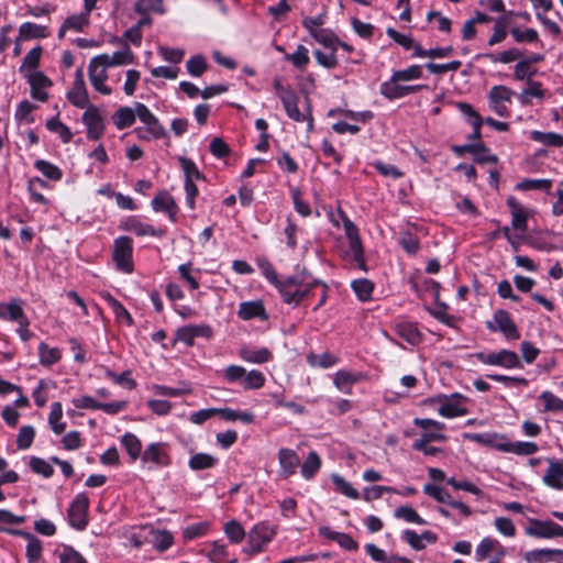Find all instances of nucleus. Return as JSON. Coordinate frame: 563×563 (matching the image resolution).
Returning a JSON list of instances; mask_svg holds the SVG:
<instances>
[{"instance_id":"obj_1","label":"nucleus","mask_w":563,"mask_h":563,"mask_svg":"<svg viewBox=\"0 0 563 563\" xmlns=\"http://www.w3.org/2000/svg\"><path fill=\"white\" fill-rule=\"evenodd\" d=\"M319 285H321L320 280L312 278L307 272L302 271L282 278L275 288L286 305L297 307Z\"/></svg>"},{"instance_id":"obj_2","label":"nucleus","mask_w":563,"mask_h":563,"mask_svg":"<svg viewBox=\"0 0 563 563\" xmlns=\"http://www.w3.org/2000/svg\"><path fill=\"white\" fill-rule=\"evenodd\" d=\"M227 384H236L244 390L261 389L266 382L265 375L258 369L246 371L241 365H228L220 372Z\"/></svg>"},{"instance_id":"obj_3","label":"nucleus","mask_w":563,"mask_h":563,"mask_svg":"<svg viewBox=\"0 0 563 563\" xmlns=\"http://www.w3.org/2000/svg\"><path fill=\"white\" fill-rule=\"evenodd\" d=\"M276 534L277 527L275 525L268 521L255 523L247 532V541L242 550L243 553L253 556L264 552Z\"/></svg>"},{"instance_id":"obj_4","label":"nucleus","mask_w":563,"mask_h":563,"mask_svg":"<svg viewBox=\"0 0 563 563\" xmlns=\"http://www.w3.org/2000/svg\"><path fill=\"white\" fill-rule=\"evenodd\" d=\"M342 220L345 236L349 241V249L344 253V258L358 269L366 272L367 267L364 258V249L358 234V229L346 216L342 214Z\"/></svg>"},{"instance_id":"obj_5","label":"nucleus","mask_w":563,"mask_h":563,"mask_svg":"<svg viewBox=\"0 0 563 563\" xmlns=\"http://www.w3.org/2000/svg\"><path fill=\"white\" fill-rule=\"evenodd\" d=\"M141 462L148 470H158L172 464L170 446L166 442H152L143 450Z\"/></svg>"},{"instance_id":"obj_6","label":"nucleus","mask_w":563,"mask_h":563,"mask_svg":"<svg viewBox=\"0 0 563 563\" xmlns=\"http://www.w3.org/2000/svg\"><path fill=\"white\" fill-rule=\"evenodd\" d=\"M136 113L140 121L145 125L144 129H136L140 139L151 141L165 136L164 126L144 103L136 102Z\"/></svg>"},{"instance_id":"obj_7","label":"nucleus","mask_w":563,"mask_h":563,"mask_svg":"<svg viewBox=\"0 0 563 563\" xmlns=\"http://www.w3.org/2000/svg\"><path fill=\"white\" fill-rule=\"evenodd\" d=\"M475 357L478 362L485 365L497 366L505 369L523 368L519 355L516 352L506 349L488 353L478 352L475 354Z\"/></svg>"},{"instance_id":"obj_8","label":"nucleus","mask_w":563,"mask_h":563,"mask_svg":"<svg viewBox=\"0 0 563 563\" xmlns=\"http://www.w3.org/2000/svg\"><path fill=\"white\" fill-rule=\"evenodd\" d=\"M133 241L129 236H119L113 242L112 260L117 269L131 274L133 272Z\"/></svg>"},{"instance_id":"obj_9","label":"nucleus","mask_w":563,"mask_h":563,"mask_svg":"<svg viewBox=\"0 0 563 563\" xmlns=\"http://www.w3.org/2000/svg\"><path fill=\"white\" fill-rule=\"evenodd\" d=\"M516 92L503 85L493 86L487 95L488 106L497 115L507 118L510 114L509 103Z\"/></svg>"},{"instance_id":"obj_10","label":"nucleus","mask_w":563,"mask_h":563,"mask_svg":"<svg viewBox=\"0 0 563 563\" xmlns=\"http://www.w3.org/2000/svg\"><path fill=\"white\" fill-rule=\"evenodd\" d=\"M525 532L527 536L538 539L563 538V526L550 519L540 520L530 518L528 526L525 528Z\"/></svg>"},{"instance_id":"obj_11","label":"nucleus","mask_w":563,"mask_h":563,"mask_svg":"<svg viewBox=\"0 0 563 563\" xmlns=\"http://www.w3.org/2000/svg\"><path fill=\"white\" fill-rule=\"evenodd\" d=\"M89 497L85 493L77 494L68 508L69 525L76 530H84L88 525Z\"/></svg>"},{"instance_id":"obj_12","label":"nucleus","mask_w":563,"mask_h":563,"mask_svg":"<svg viewBox=\"0 0 563 563\" xmlns=\"http://www.w3.org/2000/svg\"><path fill=\"white\" fill-rule=\"evenodd\" d=\"M85 109L81 120L87 128V137L88 140L97 141L104 133L106 119L100 109L95 104H90Z\"/></svg>"},{"instance_id":"obj_13","label":"nucleus","mask_w":563,"mask_h":563,"mask_svg":"<svg viewBox=\"0 0 563 563\" xmlns=\"http://www.w3.org/2000/svg\"><path fill=\"white\" fill-rule=\"evenodd\" d=\"M487 328L493 332H501L507 340L514 341L520 338V332L510 314L503 309L495 311L493 321L487 322Z\"/></svg>"},{"instance_id":"obj_14","label":"nucleus","mask_w":563,"mask_h":563,"mask_svg":"<svg viewBox=\"0 0 563 563\" xmlns=\"http://www.w3.org/2000/svg\"><path fill=\"white\" fill-rule=\"evenodd\" d=\"M107 69L108 67L97 56L90 59L88 65L89 81L93 89L103 96L112 93V88L106 82L108 79Z\"/></svg>"},{"instance_id":"obj_15","label":"nucleus","mask_w":563,"mask_h":563,"mask_svg":"<svg viewBox=\"0 0 563 563\" xmlns=\"http://www.w3.org/2000/svg\"><path fill=\"white\" fill-rule=\"evenodd\" d=\"M276 88L280 89L279 91V98L283 102V106L285 108V111L287 115L297 122H305L307 121L308 130H311L313 126V121L311 117H308L307 114L302 113L298 108V97L297 95L291 90H285L280 88L279 82H276Z\"/></svg>"},{"instance_id":"obj_16","label":"nucleus","mask_w":563,"mask_h":563,"mask_svg":"<svg viewBox=\"0 0 563 563\" xmlns=\"http://www.w3.org/2000/svg\"><path fill=\"white\" fill-rule=\"evenodd\" d=\"M438 401L440 404L438 412L444 418L451 419L467 413V408L465 407L466 398L457 393L450 396H440Z\"/></svg>"},{"instance_id":"obj_17","label":"nucleus","mask_w":563,"mask_h":563,"mask_svg":"<svg viewBox=\"0 0 563 563\" xmlns=\"http://www.w3.org/2000/svg\"><path fill=\"white\" fill-rule=\"evenodd\" d=\"M236 314L243 321L258 320L264 322L269 318L261 299L240 302Z\"/></svg>"},{"instance_id":"obj_18","label":"nucleus","mask_w":563,"mask_h":563,"mask_svg":"<svg viewBox=\"0 0 563 563\" xmlns=\"http://www.w3.org/2000/svg\"><path fill=\"white\" fill-rule=\"evenodd\" d=\"M67 99L73 106L80 109H85L91 104L89 102L87 87L84 80L82 70L80 68L76 70L73 87L67 92Z\"/></svg>"},{"instance_id":"obj_19","label":"nucleus","mask_w":563,"mask_h":563,"mask_svg":"<svg viewBox=\"0 0 563 563\" xmlns=\"http://www.w3.org/2000/svg\"><path fill=\"white\" fill-rule=\"evenodd\" d=\"M151 205L155 212H164L173 223L177 222L178 206L168 191H159L152 199Z\"/></svg>"},{"instance_id":"obj_20","label":"nucleus","mask_w":563,"mask_h":563,"mask_svg":"<svg viewBox=\"0 0 563 563\" xmlns=\"http://www.w3.org/2000/svg\"><path fill=\"white\" fill-rule=\"evenodd\" d=\"M278 463L279 476L283 478H288L296 473L298 466L300 465V459L296 451L288 448H282L278 451Z\"/></svg>"},{"instance_id":"obj_21","label":"nucleus","mask_w":563,"mask_h":563,"mask_svg":"<svg viewBox=\"0 0 563 563\" xmlns=\"http://www.w3.org/2000/svg\"><path fill=\"white\" fill-rule=\"evenodd\" d=\"M27 318L21 299L13 298L8 302H0V319L19 324Z\"/></svg>"},{"instance_id":"obj_22","label":"nucleus","mask_w":563,"mask_h":563,"mask_svg":"<svg viewBox=\"0 0 563 563\" xmlns=\"http://www.w3.org/2000/svg\"><path fill=\"white\" fill-rule=\"evenodd\" d=\"M549 466L543 475V483L556 490L563 489V461L550 459Z\"/></svg>"},{"instance_id":"obj_23","label":"nucleus","mask_w":563,"mask_h":563,"mask_svg":"<svg viewBox=\"0 0 563 563\" xmlns=\"http://www.w3.org/2000/svg\"><path fill=\"white\" fill-rule=\"evenodd\" d=\"M27 79L32 97L42 102L46 101L48 98L46 88L51 86V80L41 71H31Z\"/></svg>"},{"instance_id":"obj_24","label":"nucleus","mask_w":563,"mask_h":563,"mask_svg":"<svg viewBox=\"0 0 563 563\" xmlns=\"http://www.w3.org/2000/svg\"><path fill=\"white\" fill-rule=\"evenodd\" d=\"M12 534L21 536L27 540L26 544V559L29 563H40L42 558L43 545L42 541L30 532L22 530H11Z\"/></svg>"},{"instance_id":"obj_25","label":"nucleus","mask_w":563,"mask_h":563,"mask_svg":"<svg viewBox=\"0 0 563 563\" xmlns=\"http://www.w3.org/2000/svg\"><path fill=\"white\" fill-rule=\"evenodd\" d=\"M459 110L465 117L467 123L473 128L472 134H470L468 139L472 141L481 140V128L484 122L482 117L474 110V108L466 102H460L457 104Z\"/></svg>"},{"instance_id":"obj_26","label":"nucleus","mask_w":563,"mask_h":563,"mask_svg":"<svg viewBox=\"0 0 563 563\" xmlns=\"http://www.w3.org/2000/svg\"><path fill=\"white\" fill-rule=\"evenodd\" d=\"M362 378L363 374L360 372L340 369L334 375L333 384L341 393L350 395L352 393L353 385Z\"/></svg>"},{"instance_id":"obj_27","label":"nucleus","mask_w":563,"mask_h":563,"mask_svg":"<svg viewBox=\"0 0 563 563\" xmlns=\"http://www.w3.org/2000/svg\"><path fill=\"white\" fill-rule=\"evenodd\" d=\"M401 82L402 81L393 73L388 80L382 82L379 87L380 95L387 100H396L406 97V85Z\"/></svg>"},{"instance_id":"obj_28","label":"nucleus","mask_w":563,"mask_h":563,"mask_svg":"<svg viewBox=\"0 0 563 563\" xmlns=\"http://www.w3.org/2000/svg\"><path fill=\"white\" fill-rule=\"evenodd\" d=\"M239 357L251 364H264L272 360V352L267 347L252 349L242 346L239 350Z\"/></svg>"},{"instance_id":"obj_29","label":"nucleus","mask_w":563,"mask_h":563,"mask_svg":"<svg viewBox=\"0 0 563 563\" xmlns=\"http://www.w3.org/2000/svg\"><path fill=\"white\" fill-rule=\"evenodd\" d=\"M108 68L113 66L130 65L134 62V54L128 45L112 55L101 54L97 56Z\"/></svg>"},{"instance_id":"obj_30","label":"nucleus","mask_w":563,"mask_h":563,"mask_svg":"<svg viewBox=\"0 0 563 563\" xmlns=\"http://www.w3.org/2000/svg\"><path fill=\"white\" fill-rule=\"evenodd\" d=\"M126 230L134 233L137 236L162 238L165 234L164 229L154 228L152 224L142 222L135 218H132L128 221Z\"/></svg>"},{"instance_id":"obj_31","label":"nucleus","mask_w":563,"mask_h":563,"mask_svg":"<svg viewBox=\"0 0 563 563\" xmlns=\"http://www.w3.org/2000/svg\"><path fill=\"white\" fill-rule=\"evenodd\" d=\"M136 117L137 113L135 103L134 108L121 107L118 109L112 115V121L118 130H123L131 126L134 123Z\"/></svg>"},{"instance_id":"obj_32","label":"nucleus","mask_w":563,"mask_h":563,"mask_svg":"<svg viewBox=\"0 0 563 563\" xmlns=\"http://www.w3.org/2000/svg\"><path fill=\"white\" fill-rule=\"evenodd\" d=\"M120 443L125 449L132 461L141 459L143 453L142 442L134 433L125 432L123 435H121Z\"/></svg>"},{"instance_id":"obj_33","label":"nucleus","mask_w":563,"mask_h":563,"mask_svg":"<svg viewBox=\"0 0 563 563\" xmlns=\"http://www.w3.org/2000/svg\"><path fill=\"white\" fill-rule=\"evenodd\" d=\"M530 139L539 144L549 147H563V135L555 132H542L533 130L530 132Z\"/></svg>"},{"instance_id":"obj_34","label":"nucleus","mask_w":563,"mask_h":563,"mask_svg":"<svg viewBox=\"0 0 563 563\" xmlns=\"http://www.w3.org/2000/svg\"><path fill=\"white\" fill-rule=\"evenodd\" d=\"M38 361L42 366L49 367L58 363L62 358V352L58 347H52L45 342L38 344Z\"/></svg>"},{"instance_id":"obj_35","label":"nucleus","mask_w":563,"mask_h":563,"mask_svg":"<svg viewBox=\"0 0 563 563\" xmlns=\"http://www.w3.org/2000/svg\"><path fill=\"white\" fill-rule=\"evenodd\" d=\"M500 551L503 553V547L497 539L486 537L475 549V559L477 562H483L489 554Z\"/></svg>"},{"instance_id":"obj_36","label":"nucleus","mask_w":563,"mask_h":563,"mask_svg":"<svg viewBox=\"0 0 563 563\" xmlns=\"http://www.w3.org/2000/svg\"><path fill=\"white\" fill-rule=\"evenodd\" d=\"M48 424L51 430L57 435L62 434L66 430V422L63 421V406L59 401L51 404Z\"/></svg>"},{"instance_id":"obj_37","label":"nucleus","mask_w":563,"mask_h":563,"mask_svg":"<svg viewBox=\"0 0 563 563\" xmlns=\"http://www.w3.org/2000/svg\"><path fill=\"white\" fill-rule=\"evenodd\" d=\"M321 465L322 462L319 454L316 451H310L308 453V456L301 464V476L307 481L312 479L316 476V474L320 471Z\"/></svg>"},{"instance_id":"obj_38","label":"nucleus","mask_w":563,"mask_h":563,"mask_svg":"<svg viewBox=\"0 0 563 563\" xmlns=\"http://www.w3.org/2000/svg\"><path fill=\"white\" fill-rule=\"evenodd\" d=\"M148 542L158 551H165L172 547L174 538L170 532L166 530H148Z\"/></svg>"},{"instance_id":"obj_39","label":"nucleus","mask_w":563,"mask_h":563,"mask_svg":"<svg viewBox=\"0 0 563 563\" xmlns=\"http://www.w3.org/2000/svg\"><path fill=\"white\" fill-rule=\"evenodd\" d=\"M544 96L545 89L542 87V84L529 79L527 81V87L521 91L519 99L522 104H528L531 102L532 98L543 99Z\"/></svg>"},{"instance_id":"obj_40","label":"nucleus","mask_w":563,"mask_h":563,"mask_svg":"<svg viewBox=\"0 0 563 563\" xmlns=\"http://www.w3.org/2000/svg\"><path fill=\"white\" fill-rule=\"evenodd\" d=\"M284 59L291 63L296 68L303 70L310 62L309 51L303 45H298L291 54H285Z\"/></svg>"},{"instance_id":"obj_41","label":"nucleus","mask_w":563,"mask_h":563,"mask_svg":"<svg viewBox=\"0 0 563 563\" xmlns=\"http://www.w3.org/2000/svg\"><path fill=\"white\" fill-rule=\"evenodd\" d=\"M134 10L139 14H164L166 11L163 0H136Z\"/></svg>"},{"instance_id":"obj_42","label":"nucleus","mask_w":563,"mask_h":563,"mask_svg":"<svg viewBox=\"0 0 563 563\" xmlns=\"http://www.w3.org/2000/svg\"><path fill=\"white\" fill-rule=\"evenodd\" d=\"M331 482L336 492L351 499H358L360 493L341 475L332 474Z\"/></svg>"},{"instance_id":"obj_43","label":"nucleus","mask_w":563,"mask_h":563,"mask_svg":"<svg viewBox=\"0 0 563 563\" xmlns=\"http://www.w3.org/2000/svg\"><path fill=\"white\" fill-rule=\"evenodd\" d=\"M307 362L312 367L330 368L339 362V358L329 352L321 354L312 353L307 356Z\"/></svg>"},{"instance_id":"obj_44","label":"nucleus","mask_w":563,"mask_h":563,"mask_svg":"<svg viewBox=\"0 0 563 563\" xmlns=\"http://www.w3.org/2000/svg\"><path fill=\"white\" fill-rule=\"evenodd\" d=\"M394 517L409 523H416L419 526L427 525V521L413 508L408 506H400L396 508Z\"/></svg>"},{"instance_id":"obj_45","label":"nucleus","mask_w":563,"mask_h":563,"mask_svg":"<svg viewBox=\"0 0 563 563\" xmlns=\"http://www.w3.org/2000/svg\"><path fill=\"white\" fill-rule=\"evenodd\" d=\"M59 563H88L87 560L73 547L63 545L56 550Z\"/></svg>"},{"instance_id":"obj_46","label":"nucleus","mask_w":563,"mask_h":563,"mask_svg":"<svg viewBox=\"0 0 563 563\" xmlns=\"http://www.w3.org/2000/svg\"><path fill=\"white\" fill-rule=\"evenodd\" d=\"M395 329L397 334L410 344H417L420 341L419 330L410 322H400Z\"/></svg>"},{"instance_id":"obj_47","label":"nucleus","mask_w":563,"mask_h":563,"mask_svg":"<svg viewBox=\"0 0 563 563\" xmlns=\"http://www.w3.org/2000/svg\"><path fill=\"white\" fill-rule=\"evenodd\" d=\"M217 459L208 453L194 454L188 462L192 471H202L211 468L216 465Z\"/></svg>"},{"instance_id":"obj_48","label":"nucleus","mask_w":563,"mask_h":563,"mask_svg":"<svg viewBox=\"0 0 563 563\" xmlns=\"http://www.w3.org/2000/svg\"><path fill=\"white\" fill-rule=\"evenodd\" d=\"M351 287L361 301H367L371 299L374 290V284L366 278L353 280L351 283Z\"/></svg>"},{"instance_id":"obj_49","label":"nucleus","mask_w":563,"mask_h":563,"mask_svg":"<svg viewBox=\"0 0 563 563\" xmlns=\"http://www.w3.org/2000/svg\"><path fill=\"white\" fill-rule=\"evenodd\" d=\"M46 129L57 134L63 143H69L73 139V133L69 128L56 117L46 122Z\"/></svg>"},{"instance_id":"obj_50","label":"nucleus","mask_w":563,"mask_h":563,"mask_svg":"<svg viewBox=\"0 0 563 563\" xmlns=\"http://www.w3.org/2000/svg\"><path fill=\"white\" fill-rule=\"evenodd\" d=\"M20 35L24 38H43L48 36L47 29L32 22H24L19 29Z\"/></svg>"},{"instance_id":"obj_51","label":"nucleus","mask_w":563,"mask_h":563,"mask_svg":"<svg viewBox=\"0 0 563 563\" xmlns=\"http://www.w3.org/2000/svg\"><path fill=\"white\" fill-rule=\"evenodd\" d=\"M554 556H563V550L560 549H539L532 550L526 554V559L528 561L536 562H549L554 559Z\"/></svg>"},{"instance_id":"obj_52","label":"nucleus","mask_w":563,"mask_h":563,"mask_svg":"<svg viewBox=\"0 0 563 563\" xmlns=\"http://www.w3.org/2000/svg\"><path fill=\"white\" fill-rule=\"evenodd\" d=\"M89 16L90 14L85 10L80 13L71 14L64 21L65 27H68L70 31L81 32L89 25Z\"/></svg>"},{"instance_id":"obj_53","label":"nucleus","mask_w":563,"mask_h":563,"mask_svg":"<svg viewBox=\"0 0 563 563\" xmlns=\"http://www.w3.org/2000/svg\"><path fill=\"white\" fill-rule=\"evenodd\" d=\"M34 166L42 175L51 180L57 181L63 177L62 170L56 165L47 161L38 159L35 162Z\"/></svg>"},{"instance_id":"obj_54","label":"nucleus","mask_w":563,"mask_h":563,"mask_svg":"<svg viewBox=\"0 0 563 563\" xmlns=\"http://www.w3.org/2000/svg\"><path fill=\"white\" fill-rule=\"evenodd\" d=\"M256 264L262 275L276 287L282 278L278 277L273 264L266 257H257Z\"/></svg>"},{"instance_id":"obj_55","label":"nucleus","mask_w":563,"mask_h":563,"mask_svg":"<svg viewBox=\"0 0 563 563\" xmlns=\"http://www.w3.org/2000/svg\"><path fill=\"white\" fill-rule=\"evenodd\" d=\"M552 186V180L550 179H523L522 181L516 185V189L527 191V190H543L549 192Z\"/></svg>"},{"instance_id":"obj_56","label":"nucleus","mask_w":563,"mask_h":563,"mask_svg":"<svg viewBox=\"0 0 563 563\" xmlns=\"http://www.w3.org/2000/svg\"><path fill=\"white\" fill-rule=\"evenodd\" d=\"M224 532L232 543H240L246 536L244 528L236 520H230L224 525Z\"/></svg>"},{"instance_id":"obj_57","label":"nucleus","mask_w":563,"mask_h":563,"mask_svg":"<svg viewBox=\"0 0 563 563\" xmlns=\"http://www.w3.org/2000/svg\"><path fill=\"white\" fill-rule=\"evenodd\" d=\"M540 399L543 401V411L562 412L563 411V399L556 397L551 391H543L540 395Z\"/></svg>"},{"instance_id":"obj_58","label":"nucleus","mask_w":563,"mask_h":563,"mask_svg":"<svg viewBox=\"0 0 563 563\" xmlns=\"http://www.w3.org/2000/svg\"><path fill=\"white\" fill-rule=\"evenodd\" d=\"M30 468L45 478H49L54 474V468L49 462L44 459L32 456L29 462Z\"/></svg>"},{"instance_id":"obj_59","label":"nucleus","mask_w":563,"mask_h":563,"mask_svg":"<svg viewBox=\"0 0 563 563\" xmlns=\"http://www.w3.org/2000/svg\"><path fill=\"white\" fill-rule=\"evenodd\" d=\"M539 451V445L531 441H512L510 453L519 456H530Z\"/></svg>"},{"instance_id":"obj_60","label":"nucleus","mask_w":563,"mask_h":563,"mask_svg":"<svg viewBox=\"0 0 563 563\" xmlns=\"http://www.w3.org/2000/svg\"><path fill=\"white\" fill-rule=\"evenodd\" d=\"M336 51L338 49H328V51H320V49H317L314 51V57L317 59V63L327 68V69H332L334 67H336L338 65V58H336Z\"/></svg>"},{"instance_id":"obj_61","label":"nucleus","mask_w":563,"mask_h":563,"mask_svg":"<svg viewBox=\"0 0 563 563\" xmlns=\"http://www.w3.org/2000/svg\"><path fill=\"white\" fill-rule=\"evenodd\" d=\"M180 167L185 174V181H195L202 178V174L199 172L195 162L189 158H179Z\"/></svg>"},{"instance_id":"obj_62","label":"nucleus","mask_w":563,"mask_h":563,"mask_svg":"<svg viewBox=\"0 0 563 563\" xmlns=\"http://www.w3.org/2000/svg\"><path fill=\"white\" fill-rule=\"evenodd\" d=\"M35 430L32 426H23L16 435V446L19 450L29 449L34 440Z\"/></svg>"},{"instance_id":"obj_63","label":"nucleus","mask_w":563,"mask_h":563,"mask_svg":"<svg viewBox=\"0 0 563 563\" xmlns=\"http://www.w3.org/2000/svg\"><path fill=\"white\" fill-rule=\"evenodd\" d=\"M393 73L401 81H411L420 79L423 75V69L421 65H410L405 69L394 70Z\"/></svg>"},{"instance_id":"obj_64","label":"nucleus","mask_w":563,"mask_h":563,"mask_svg":"<svg viewBox=\"0 0 563 563\" xmlns=\"http://www.w3.org/2000/svg\"><path fill=\"white\" fill-rule=\"evenodd\" d=\"M108 302L110 307L112 308L115 318L119 321H124L128 325H131L133 323V319L130 314V312L126 310V308L115 298L112 296H108Z\"/></svg>"}]
</instances>
